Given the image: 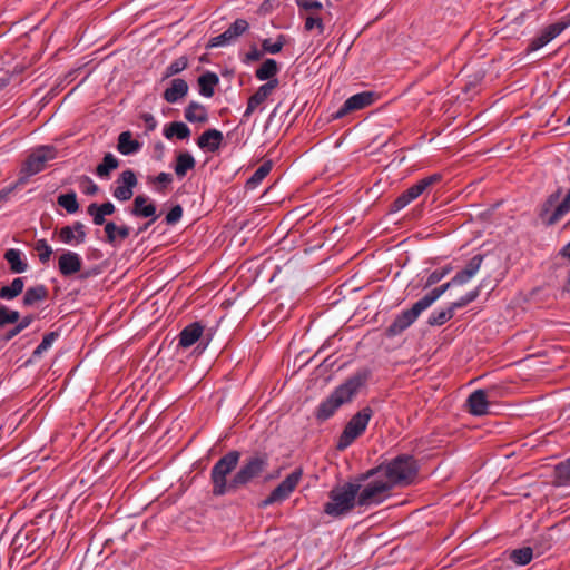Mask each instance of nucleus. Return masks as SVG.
I'll return each mask as SVG.
<instances>
[{
	"instance_id": "nucleus-1",
	"label": "nucleus",
	"mask_w": 570,
	"mask_h": 570,
	"mask_svg": "<svg viewBox=\"0 0 570 570\" xmlns=\"http://www.w3.org/2000/svg\"><path fill=\"white\" fill-rule=\"evenodd\" d=\"M370 376L367 370H361L346 379L317 407L315 416L323 422L328 420L344 404L353 401Z\"/></svg>"
},
{
	"instance_id": "nucleus-2",
	"label": "nucleus",
	"mask_w": 570,
	"mask_h": 570,
	"mask_svg": "<svg viewBox=\"0 0 570 570\" xmlns=\"http://www.w3.org/2000/svg\"><path fill=\"white\" fill-rule=\"evenodd\" d=\"M240 460V452L232 450L224 454L210 470L212 493L214 497L237 493L234 487V475L228 480V475L237 468Z\"/></svg>"
},
{
	"instance_id": "nucleus-3",
	"label": "nucleus",
	"mask_w": 570,
	"mask_h": 570,
	"mask_svg": "<svg viewBox=\"0 0 570 570\" xmlns=\"http://www.w3.org/2000/svg\"><path fill=\"white\" fill-rule=\"evenodd\" d=\"M416 464L412 456L400 455L386 465H380L376 469L367 471L361 476V480H368L374 474H383L392 487L397 483H409L416 474Z\"/></svg>"
},
{
	"instance_id": "nucleus-4",
	"label": "nucleus",
	"mask_w": 570,
	"mask_h": 570,
	"mask_svg": "<svg viewBox=\"0 0 570 570\" xmlns=\"http://www.w3.org/2000/svg\"><path fill=\"white\" fill-rule=\"evenodd\" d=\"M360 489V484L352 482L333 488L328 493V502L324 504V512L333 518L346 515L357 504Z\"/></svg>"
},
{
	"instance_id": "nucleus-5",
	"label": "nucleus",
	"mask_w": 570,
	"mask_h": 570,
	"mask_svg": "<svg viewBox=\"0 0 570 570\" xmlns=\"http://www.w3.org/2000/svg\"><path fill=\"white\" fill-rule=\"evenodd\" d=\"M267 466L268 455L266 453L258 452L246 458L234 474V487L237 488V492L258 478Z\"/></svg>"
},
{
	"instance_id": "nucleus-6",
	"label": "nucleus",
	"mask_w": 570,
	"mask_h": 570,
	"mask_svg": "<svg viewBox=\"0 0 570 570\" xmlns=\"http://www.w3.org/2000/svg\"><path fill=\"white\" fill-rule=\"evenodd\" d=\"M373 413L370 406H365L350 419L338 438L337 450H345L365 432Z\"/></svg>"
},
{
	"instance_id": "nucleus-7",
	"label": "nucleus",
	"mask_w": 570,
	"mask_h": 570,
	"mask_svg": "<svg viewBox=\"0 0 570 570\" xmlns=\"http://www.w3.org/2000/svg\"><path fill=\"white\" fill-rule=\"evenodd\" d=\"M368 479L371 480L357 493V505L360 507L380 504L393 488L383 474H374Z\"/></svg>"
},
{
	"instance_id": "nucleus-8",
	"label": "nucleus",
	"mask_w": 570,
	"mask_h": 570,
	"mask_svg": "<svg viewBox=\"0 0 570 570\" xmlns=\"http://www.w3.org/2000/svg\"><path fill=\"white\" fill-rule=\"evenodd\" d=\"M57 150L53 146L42 145L32 150L27 157L21 168V173L27 176H33L46 168L49 160L55 159Z\"/></svg>"
},
{
	"instance_id": "nucleus-9",
	"label": "nucleus",
	"mask_w": 570,
	"mask_h": 570,
	"mask_svg": "<svg viewBox=\"0 0 570 570\" xmlns=\"http://www.w3.org/2000/svg\"><path fill=\"white\" fill-rule=\"evenodd\" d=\"M441 180L440 174H433L425 178H422L416 184L412 185L405 191H403L391 205V212H399L406 207L410 203L415 200L420 195L423 194L430 186Z\"/></svg>"
},
{
	"instance_id": "nucleus-10",
	"label": "nucleus",
	"mask_w": 570,
	"mask_h": 570,
	"mask_svg": "<svg viewBox=\"0 0 570 570\" xmlns=\"http://www.w3.org/2000/svg\"><path fill=\"white\" fill-rule=\"evenodd\" d=\"M425 309L428 308L419 299L410 309L403 311L394 318V321L386 328V334L389 336L400 335L406 328H409Z\"/></svg>"
},
{
	"instance_id": "nucleus-11",
	"label": "nucleus",
	"mask_w": 570,
	"mask_h": 570,
	"mask_svg": "<svg viewBox=\"0 0 570 570\" xmlns=\"http://www.w3.org/2000/svg\"><path fill=\"white\" fill-rule=\"evenodd\" d=\"M205 326L200 322H193L186 325L178 335V346L181 348H188L195 343L199 342L197 348H200L202 353L209 344L210 337H204Z\"/></svg>"
},
{
	"instance_id": "nucleus-12",
	"label": "nucleus",
	"mask_w": 570,
	"mask_h": 570,
	"mask_svg": "<svg viewBox=\"0 0 570 570\" xmlns=\"http://www.w3.org/2000/svg\"><path fill=\"white\" fill-rule=\"evenodd\" d=\"M376 97V94L373 91L355 94L345 100L342 107L335 112L334 118H343L352 111L361 110L371 106L375 101Z\"/></svg>"
},
{
	"instance_id": "nucleus-13",
	"label": "nucleus",
	"mask_w": 570,
	"mask_h": 570,
	"mask_svg": "<svg viewBox=\"0 0 570 570\" xmlns=\"http://www.w3.org/2000/svg\"><path fill=\"white\" fill-rule=\"evenodd\" d=\"M493 390H475L472 392L465 402L466 411L474 416H483L490 413V396Z\"/></svg>"
},
{
	"instance_id": "nucleus-14",
	"label": "nucleus",
	"mask_w": 570,
	"mask_h": 570,
	"mask_svg": "<svg viewBox=\"0 0 570 570\" xmlns=\"http://www.w3.org/2000/svg\"><path fill=\"white\" fill-rule=\"evenodd\" d=\"M116 184L112 196L119 202H127L132 197L134 188L138 184L137 176L132 169H126L118 176Z\"/></svg>"
},
{
	"instance_id": "nucleus-15",
	"label": "nucleus",
	"mask_w": 570,
	"mask_h": 570,
	"mask_svg": "<svg viewBox=\"0 0 570 570\" xmlns=\"http://www.w3.org/2000/svg\"><path fill=\"white\" fill-rule=\"evenodd\" d=\"M130 215L138 218H151V222L158 219L156 204L145 195H138L132 202L129 210Z\"/></svg>"
},
{
	"instance_id": "nucleus-16",
	"label": "nucleus",
	"mask_w": 570,
	"mask_h": 570,
	"mask_svg": "<svg viewBox=\"0 0 570 570\" xmlns=\"http://www.w3.org/2000/svg\"><path fill=\"white\" fill-rule=\"evenodd\" d=\"M82 258L72 250H63L58 258V269L63 277H70L81 271Z\"/></svg>"
},
{
	"instance_id": "nucleus-17",
	"label": "nucleus",
	"mask_w": 570,
	"mask_h": 570,
	"mask_svg": "<svg viewBox=\"0 0 570 570\" xmlns=\"http://www.w3.org/2000/svg\"><path fill=\"white\" fill-rule=\"evenodd\" d=\"M277 80H269L266 83L262 85L255 94H253L248 101L247 107L243 114L242 122L246 121L255 111V109L265 101V99L271 95L273 89L277 86Z\"/></svg>"
},
{
	"instance_id": "nucleus-18",
	"label": "nucleus",
	"mask_w": 570,
	"mask_h": 570,
	"mask_svg": "<svg viewBox=\"0 0 570 570\" xmlns=\"http://www.w3.org/2000/svg\"><path fill=\"white\" fill-rule=\"evenodd\" d=\"M483 261L482 255H475L473 256L465 267L458 272L454 277L451 279V284H454L455 286H461L466 283H469L480 271L481 264Z\"/></svg>"
},
{
	"instance_id": "nucleus-19",
	"label": "nucleus",
	"mask_w": 570,
	"mask_h": 570,
	"mask_svg": "<svg viewBox=\"0 0 570 570\" xmlns=\"http://www.w3.org/2000/svg\"><path fill=\"white\" fill-rule=\"evenodd\" d=\"M223 140V132L218 129L210 128L198 137L197 145L205 151L215 153L220 148Z\"/></svg>"
},
{
	"instance_id": "nucleus-20",
	"label": "nucleus",
	"mask_w": 570,
	"mask_h": 570,
	"mask_svg": "<svg viewBox=\"0 0 570 570\" xmlns=\"http://www.w3.org/2000/svg\"><path fill=\"white\" fill-rule=\"evenodd\" d=\"M189 87L186 80L175 78L169 87L164 91L163 98L168 104H176L188 94Z\"/></svg>"
},
{
	"instance_id": "nucleus-21",
	"label": "nucleus",
	"mask_w": 570,
	"mask_h": 570,
	"mask_svg": "<svg viewBox=\"0 0 570 570\" xmlns=\"http://www.w3.org/2000/svg\"><path fill=\"white\" fill-rule=\"evenodd\" d=\"M105 242L112 245L118 246L124 239H126L130 235V227L127 225L118 226L114 222H107L105 224Z\"/></svg>"
},
{
	"instance_id": "nucleus-22",
	"label": "nucleus",
	"mask_w": 570,
	"mask_h": 570,
	"mask_svg": "<svg viewBox=\"0 0 570 570\" xmlns=\"http://www.w3.org/2000/svg\"><path fill=\"white\" fill-rule=\"evenodd\" d=\"M48 296L49 291L47 286L43 284H38L26 289L21 303L23 307H32L37 303L46 301Z\"/></svg>"
},
{
	"instance_id": "nucleus-23",
	"label": "nucleus",
	"mask_w": 570,
	"mask_h": 570,
	"mask_svg": "<svg viewBox=\"0 0 570 570\" xmlns=\"http://www.w3.org/2000/svg\"><path fill=\"white\" fill-rule=\"evenodd\" d=\"M142 147V144L132 138L130 131H122L118 136L117 150L124 156L137 154Z\"/></svg>"
},
{
	"instance_id": "nucleus-24",
	"label": "nucleus",
	"mask_w": 570,
	"mask_h": 570,
	"mask_svg": "<svg viewBox=\"0 0 570 570\" xmlns=\"http://www.w3.org/2000/svg\"><path fill=\"white\" fill-rule=\"evenodd\" d=\"M4 259L10 266L12 273L21 274L28 269V263L26 258H23V254L20 249L10 248L7 249L4 255Z\"/></svg>"
},
{
	"instance_id": "nucleus-25",
	"label": "nucleus",
	"mask_w": 570,
	"mask_h": 570,
	"mask_svg": "<svg viewBox=\"0 0 570 570\" xmlns=\"http://www.w3.org/2000/svg\"><path fill=\"white\" fill-rule=\"evenodd\" d=\"M219 78L215 72L206 71L198 78L199 94L203 97L212 98L215 94V87L218 85Z\"/></svg>"
},
{
	"instance_id": "nucleus-26",
	"label": "nucleus",
	"mask_w": 570,
	"mask_h": 570,
	"mask_svg": "<svg viewBox=\"0 0 570 570\" xmlns=\"http://www.w3.org/2000/svg\"><path fill=\"white\" fill-rule=\"evenodd\" d=\"M195 166L196 160L194 156L188 151H181L176 156L174 170L177 177L183 178L189 170L194 169Z\"/></svg>"
},
{
	"instance_id": "nucleus-27",
	"label": "nucleus",
	"mask_w": 570,
	"mask_h": 570,
	"mask_svg": "<svg viewBox=\"0 0 570 570\" xmlns=\"http://www.w3.org/2000/svg\"><path fill=\"white\" fill-rule=\"evenodd\" d=\"M184 116L189 122L204 124L208 120L206 108L197 101H190L188 104V106L185 108Z\"/></svg>"
},
{
	"instance_id": "nucleus-28",
	"label": "nucleus",
	"mask_w": 570,
	"mask_h": 570,
	"mask_svg": "<svg viewBox=\"0 0 570 570\" xmlns=\"http://www.w3.org/2000/svg\"><path fill=\"white\" fill-rule=\"evenodd\" d=\"M35 318L36 317L32 314H27L22 317L20 316L19 321L14 324V326L0 336V342L6 344L9 341H11L13 337H16L26 328H28L33 323Z\"/></svg>"
},
{
	"instance_id": "nucleus-29",
	"label": "nucleus",
	"mask_w": 570,
	"mask_h": 570,
	"mask_svg": "<svg viewBox=\"0 0 570 570\" xmlns=\"http://www.w3.org/2000/svg\"><path fill=\"white\" fill-rule=\"evenodd\" d=\"M163 134L167 139H173L174 137H176L180 140H184L190 137L191 131L185 122L173 121L164 128Z\"/></svg>"
},
{
	"instance_id": "nucleus-30",
	"label": "nucleus",
	"mask_w": 570,
	"mask_h": 570,
	"mask_svg": "<svg viewBox=\"0 0 570 570\" xmlns=\"http://www.w3.org/2000/svg\"><path fill=\"white\" fill-rule=\"evenodd\" d=\"M24 287V278L16 277L10 285L0 288V298L4 301H12L18 297Z\"/></svg>"
},
{
	"instance_id": "nucleus-31",
	"label": "nucleus",
	"mask_w": 570,
	"mask_h": 570,
	"mask_svg": "<svg viewBox=\"0 0 570 570\" xmlns=\"http://www.w3.org/2000/svg\"><path fill=\"white\" fill-rule=\"evenodd\" d=\"M570 212V189L566 194L564 198L558 203L556 208L549 217H547V225L551 226L558 223L561 218H563Z\"/></svg>"
},
{
	"instance_id": "nucleus-32",
	"label": "nucleus",
	"mask_w": 570,
	"mask_h": 570,
	"mask_svg": "<svg viewBox=\"0 0 570 570\" xmlns=\"http://www.w3.org/2000/svg\"><path fill=\"white\" fill-rule=\"evenodd\" d=\"M118 167L119 160L114 154L107 153L105 154L102 161L96 167V175L100 178H108L111 170L117 169Z\"/></svg>"
},
{
	"instance_id": "nucleus-33",
	"label": "nucleus",
	"mask_w": 570,
	"mask_h": 570,
	"mask_svg": "<svg viewBox=\"0 0 570 570\" xmlns=\"http://www.w3.org/2000/svg\"><path fill=\"white\" fill-rule=\"evenodd\" d=\"M271 169H272L271 161H266V163L262 164L255 170V173L246 180L245 188L247 190L255 189L263 181V179L269 174Z\"/></svg>"
},
{
	"instance_id": "nucleus-34",
	"label": "nucleus",
	"mask_w": 570,
	"mask_h": 570,
	"mask_svg": "<svg viewBox=\"0 0 570 570\" xmlns=\"http://www.w3.org/2000/svg\"><path fill=\"white\" fill-rule=\"evenodd\" d=\"M278 66L274 59H266L262 66L256 70L255 76L257 79L273 80L272 78L277 73Z\"/></svg>"
},
{
	"instance_id": "nucleus-35",
	"label": "nucleus",
	"mask_w": 570,
	"mask_h": 570,
	"mask_svg": "<svg viewBox=\"0 0 570 570\" xmlns=\"http://www.w3.org/2000/svg\"><path fill=\"white\" fill-rule=\"evenodd\" d=\"M249 28L247 20L238 18L236 19L224 32L229 35L230 42H235L242 35H244Z\"/></svg>"
},
{
	"instance_id": "nucleus-36",
	"label": "nucleus",
	"mask_w": 570,
	"mask_h": 570,
	"mask_svg": "<svg viewBox=\"0 0 570 570\" xmlns=\"http://www.w3.org/2000/svg\"><path fill=\"white\" fill-rule=\"evenodd\" d=\"M57 203L59 206L65 208L69 214H75L79 209L77 195L73 190L59 195L57 198Z\"/></svg>"
},
{
	"instance_id": "nucleus-37",
	"label": "nucleus",
	"mask_w": 570,
	"mask_h": 570,
	"mask_svg": "<svg viewBox=\"0 0 570 570\" xmlns=\"http://www.w3.org/2000/svg\"><path fill=\"white\" fill-rule=\"evenodd\" d=\"M533 558V548L523 547L520 549L512 550L510 559L518 566H525L531 562Z\"/></svg>"
},
{
	"instance_id": "nucleus-38",
	"label": "nucleus",
	"mask_w": 570,
	"mask_h": 570,
	"mask_svg": "<svg viewBox=\"0 0 570 570\" xmlns=\"http://www.w3.org/2000/svg\"><path fill=\"white\" fill-rule=\"evenodd\" d=\"M188 67V59L185 56H181L174 61H171L165 69L163 75V80L174 77L181 71H184Z\"/></svg>"
},
{
	"instance_id": "nucleus-39",
	"label": "nucleus",
	"mask_w": 570,
	"mask_h": 570,
	"mask_svg": "<svg viewBox=\"0 0 570 570\" xmlns=\"http://www.w3.org/2000/svg\"><path fill=\"white\" fill-rule=\"evenodd\" d=\"M60 336L59 332H49L45 334L41 343L33 350L32 358L37 360L42 356L53 344V342Z\"/></svg>"
},
{
	"instance_id": "nucleus-40",
	"label": "nucleus",
	"mask_w": 570,
	"mask_h": 570,
	"mask_svg": "<svg viewBox=\"0 0 570 570\" xmlns=\"http://www.w3.org/2000/svg\"><path fill=\"white\" fill-rule=\"evenodd\" d=\"M561 196V188H558L554 193H552L547 200L543 203L541 210H540V218L542 222L547 225V217L551 215L553 212L552 208L558 205V202Z\"/></svg>"
},
{
	"instance_id": "nucleus-41",
	"label": "nucleus",
	"mask_w": 570,
	"mask_h": 570,
	"mask_svg": "<svg viewBox=\"0 0 570 570\" xmlns=\"http://www.w3.org/2000/svg\"><path fill=\"white\" fill-rule=\"evenodd\" d=\"M454 316L453 311L449 307L434 311L430 314L428 324L431 326H441Z\"/></svg>"
},
{
	"instance_id": "nucleus-42",
	"label": "nucleus",
	"mask_w": 570,
	"mask_h": 570,
	"mask_svg": "<svg viewBox=\"0 0 570 570\" xmlns=\"http://www.w3.org/2000/svg\"><path fill=\"white\" fill-rule=\"evenodd\" d=\"M452 286H455V285L451 284V281H449L448 283H444L441 286L432 289L430 293H428L425 296H423L420 301L423 303V305L426 308H429L435 301H438Z\"/></svg>"
},
{
	"instance_id": "nucleus-43",
	"label": "nucleus",
	"mask_w": 570,
	"mask_h": 570,
	"mask_svg": "<svg viewBox=\"0 0 570 570\" xmlns=\"http://www.w3.org/2000/svg\"><path fill=\"white\" fill-rule=\"evenodd\" d=\"M20 318V313L16 309H10L6 305L0 304V330L9 324H16Z\"/></svg>"
},
{
	"instance_id": "nucleus-44",
	"label": "nucleus",
	"mask_w": 570,
	"mask_h": 570,
	"mask_svg": "<svg viewBox=\"0 0 570 570\" xmlns=\"http://www.w3.org/2000/svg\"><path fill=\"white\" fill-rule=\"evenodd\" d=\"M483 287V283H481L475 289L466 293L464 296L459 298L458 301L450 304V308L455 313L456 309L462 308L466 306L468 304L472 303L478 298L480 295V291Z\"/></svg>"
},
{
	"instance_id": "nucleus-45",
	"label": "nucleus",
	"mask_w": 570,
	"mask_h": 570,
	"mask_svg": "<svg viewBox=\"0 0 570 570\" xmlns=\"http://www.w3.org/2000/svg\"><path fill=\"white\" fill-rule=\"evenodd\" d=\"M33 249L38 252V257L41 264H47L50 261V257L53 253L52 247L48 244L46 239H38Z\"/></svg>"
},
{
	"instance_id": "nucleus-46",
	"label": "nucleus",
	"mask_w": 570,
	"mask_h": 570,
	"mask_svg": "<svg viewBox=\"0 0 570 570\" xmlns=\"http://www.w3.org/2000/svg\"><path fill=\"white\" fill-rule=\"evenodd\" d=\"M556 476L561 485L570 484V456L557 464L556 466Z\"/></svg>"
},
{
	"instance_id": "nucleus-47",
	"label": "nucleus",
	"mask_w": 570,
	"mask_h": 570,
	"mask_svg": "<svg viewBox=\"0 0 570 570\" xmlns=\"http://www.w3.org/2000/svg\"><path fill=\"white\" fill-rule=\"evenodd\" d=\"M78 186H79V189L85 195H88V196H94L99 191L98 185L89 176H86V175H82L79 177Z\"/></svg>"
},
{
	"instance_id": "nucleus-48",
	"label": "nucleus",
	"mask_w": 570,
	"mask_h": 570,
	"mask_svg": "<svg viewBox=\"0 0 570 570\" xmlns=\"http://www.w3.org/2000/svg\"><path fill=\"white\" fill-rule=\"evenodd\" d=\"M285 37L283 35H279L277 40L275 42H272L271 39H264L262 41V50L264 53H277L282 50L284 46Z\"/></svg>"
},
{
	"instance_id": "nucleus-49",
	"label": "nucleus",
	"mask_w": 570,
	"mask_h": 570,
	"mask_svg": "<svg viewBox=\"0 0 570 570\" xmlns=\"http://www.w3.org/2000/svg\"><path fill=\"white\" fill-rule=\"evenodd\" d=\"M285 498V480H283L271 494L262 501V507L271 505Z\"/></svg>"
},
{
	"instance_id": "nucleus-50",
	"label": "nucleus",
	"mask_w": 570,
	"mask_h": 570,
	"mask_svg": "<svg viewBox=\"0 0 570 570\" xmlns=\"http://www.w3.org/2000/svg\"><path fill=\"white\" fill-rule=\"evenodd\" d=\"M149 183L158 185L156 187L158 193H165L167 186L173 183V176L169 173H160L155 177H150Z\"/></svg>"
},
{
	"instance_id": "nucleus-51",
	"label": "nucleus",
	"mask_w": 570,
	"mask_h": 570,
	"mask_svg": "<svg viewBox=\"0 0 570 570\" xmlns=\"http://www.w3.org/2000/svg\"><path fill=\"white\" fill-rule=\"evenodd\" d=\"M551 40H552L551 37L543 29L540 32V35H538L530 41L527 50L529 52L537 51V50L541 49L542 47H544L547 43H549Z\"/></svg>"
},
{
	"instance_id": "nucleus-52",
	"label": "nucleus",
	"mask_w": 570,
	"mask_h": 570,
	"mask_svg": "<svg viewBox=\"0 0 570 570\" xmlns=\"http://www.w3.org/2000/svg\"><path fill=\"white\" fill-rule=\"evenodd\" d=\"M451 271V267L450 266H445L441 269H436L434 272H432L429 276H428V279H426V283L424 285V287H430L436 283H439L441 279H443Z\"/></svg>"
},
{
	"instance_id": "nucleus-53",
	"label": "nucleus",
	"mask_w": 570,
	"mask_h": 570,
	"mask_svg": "<svg viewBox=\"0 0 570 570\" xmlns=\"http://www.w3.org/2000/svg\"><path fill=\"white\" fill-rule=\"evenodd\" d=\"M97 208H98V204L92 203L87 207V213L89 216L92 217V223L95 225H97V226L104 225L105 226V224L107 223L105 219V215Z\"/></svg>"
},
{
	"instance_id": "nucleus-54",
	"label": "nucleus",
	"mask_w": 570,
	"mask_h": 570,
	"mask_svg": "<svg viewBox=\"0 0 570 570\" xmlns=\"http://www.w3.org/2000/svg\"><path fill=\"white\" fill-rule=\"evenodd\" d=\"M59 239L63 244L68 245H78L77 244V235L72 232V229L67 225L60 228L59 230Z\"/></svg>"
},
{
	"instance_id": "nucleus-55",
	"label": "nucleus",
	"mask_w": 570,
	"mask_h": 570,
	"mask_svg": "<svg viewBox=\"0 0 570 570\" xmlns=\"http://www.w3.org/2000/svg\"><path fill=\"white\" fill-rule=\"evenodd\" d=\"M181 217H183V207L180 205H175L166 214L165 222L167 225H175L181 219Z\"/></svg>"
},
{
	"instance_id": "nucleus-56",
	"label": "nucleus",
	"mask_w": 570,
	"mask_h": 570,
	"mask_svg": "<svg viewBox=\"0 0 570 570\" xmlns=\"http://www.w3.org/2000/svg\"><path fill=\"white\" fill-rule=\"evenodd\" d=\"M228 38H229V35H226L225 32H223L216 37H213L206 45V49L228 46L232 43Z\"/></svg>"
},
{
	"instance_id": "nucleus-57",
	"label": "nucleus",
	"mask_w": 570,
	"mask_h": 570,
	"mask_svg": "<svg viewBox=\"0 0 570 570\" xmlns=\"http://www.w3.org/2000/svg\"><path fill=\"white\" fill-rule=\"evenodd\" d=\"M264 52L263 50H259L256 45H252L249 47V51L244 56L243 62L248 65L255 61H258L262 59Z\"/></svg>"
},
{
	"instance_id": "nucleus-58",
	"label": "nucleus",
	"mask_w": 570,
	"mask_h": 570,
	"mask_svg": "<svg viewBox=\"0 0 570 570\" xmlns=\"http://www.w3.org/2000/svg\"><path fill=\"white\" fill-rule=\"evenodd\" d=\"M570 24L566 21H560L553 24H550L544 28V31L551 37L553 40L556 37H558L566 28H568Z\"/></svg>"
},
{
	"instance_id": "nucleus-59",
	"label": "nucleus",
	"mask_w": 570,
	"mask_h": 570,
	"mask_svg": "<svg viewBox=\"0 0 570 570\" xmlns=\"http://www.w3.org/2000/svg\"><path fill=\"white\" fill-rule=\"evenodd\" d=\"M301 478H302V469L301 468H296L289 475H287V481H286L287 494L296 488Z\"/></svg>"
},
{
	"instance_id": "nucleus-60",
	"label": "nucleus",
	"mask_w": 570,
	"mask_h": 570,
	"mask_svg": "<svg viewBox=\"0 0 570 570\" xmlns=\"http://www.w3.org/2000/svg\"><path fill=\"white\" fill-rule=\"evenodd\" d=\"M297 6L305 11H320L323 4L317 0H296Z\"/></svg>"
},
{
	"instance_id": "nucleus-61",
	"label": "nucleus",
	"mask_w": 570,
	"mask_h": 570,
	"mask_svg": "<svg viewBox=\"0 0 570 570\" xmlns=\"http://www.w3.org/2000/svg\"><path fill=\"white\" fill-rule=\"evenodd\" d=\"M68 226L77 235V244L85 243L86 237H87L85 225L81 222H75L72 225H68Z\"/></svg>"
},
{
	"instance_id": "nucleus-62",
	"label": "nucleus",
	"mask_w": 570,
	"mask_h": 570,
	"mask_svg": "<svg viewBox=\"0 0 570 570\" xmlns=\"http://www.w3.org/2000/svg\"><path fill=\"white\" fill-rule=\"evenodd\" d=\"M314 28H317L318 29V33H322L323 30H324L323 22H322L321 18L314 17V16H309V17L306 18L305 29L311 31Z\"/></svg>"
},
{
	"instance_id": "nucleus-63",
	"label": "nucleus",
	"mask_w": 570,
	"mask_h": 570,
	"mask_svg": "<svg viewBox=\"0 0 570 570\" xmlns=\"http://www.w3.org/2000/svg\"><path fill=\"white\" fill-rule=\"evenodd\" d=\"M551 534L550 533H543L539 538V546H535V549L538 550V554H542L546 550L551 548Z\"/></svg>"
},
{
	"instance_id": "nucleus-64",
	"label": "nucleus",
	"mask_w": 570,
	"mask_h": 570,
	"mask_svg": "<svg viewBox=\"0 0 570 570\" xmlns=\"http://www.w3.org/2000/svg\"><path fill=\"white\" fill-rule=\"evenodd\" d=\"M140 118L142 119L147 131H154L156 129L157 120L151 114L145 112L140 116Z\"/></svg>"
}]
</instances>
